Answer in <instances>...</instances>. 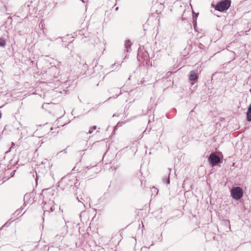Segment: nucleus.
I'll return each mask as SVG.
<instances>
[{"mask_svg": "<svg viewBox=\"0 0 251 251\" xmlns=\"http://www.w3.org/2000/svg\"><path fill=\"white\" fill-rule=\"evenodd\" d=\"M211 164H216L220 162V158L214 153H212L209 158Z\"/></svg>", "mask_w": 251, "mask_h": 251, "instance_id": "nucleus-3", "label": "nucleus"}, {"mask_svg": "<svg viewBox=\"0 0 251 251\" xmlns=\"http://www.w3.org/2000/svg\"><path fill=\"white\" fill-rule=\"evenodd\" d=\"M247 120L249 121H251V104L249 106L247 113Z\"/></svg>", "mask_w": 251, "mask_h": 251, "instance_id": "nucleus-5", "label": "nucleus"}, {"mask_svg": "<svg viewBox=\"0 0 251 251\" xmlns=\"http://www.w3.org/2000/svg\"><path fill=\"white\" fill-rule=\"evenodd\" d=\"M91 133H92V131L89 130V132H88V133L91 134Z\"/></svg>", "mask_w": 251, "mask_h": 251, "instance_id": "nucleus-7", "label": "nucleus"}, {"mask_svg": "<svg viewBox=\"0 0 251 251\" xmlns=\"http://www.w3.org/2000/svg\"><path fill=\"white\" fill-rule=\"evenodd\" d=\"M231 197L235 200H239L243 195L242 189L240 187H233L230 191Z\"/></svg>", "mask_w": 251, "mask_h": 251, "instance_id": "nucleus-1", "label": "nucleus"}, {"mask_svg": "<svg viewBox=\"0 0 251 251\" xmlns=\"http://www.w3.org/2000/svg\"><path fill=\"white\" fill-rule=\"evenodd\" d=\"M6 42L5 40L2 38H0V46L4 47L5 46Z\"/></svg>", "mask_w": 251, "mask_h": 251, "instance_id": "nucleus-6", "label": "nucleus"}, {"mask_svg": "<svg viewBox=\"0 0 251 251\" xmlns=\"http://www.w3.org/2000/svg\"><path fill=\"white\" fill-rule=\"evenodd\" d=\"M198 78L197 73L195 71H191L189 75V79L190 81L196 80Z\"/></svg>", "mask_w": 251, "mask_h": 251, "instance_id": "nucleus-4", "label": "nucleus"}, {"mask_svg": "<svg viewBox=\"0 0 251 251\" xmlns=\"http://www.w3.org/2000/svg\"><path fill=\"white\" fill-rule=\"evenodd\" d=\"M230 5V1L228 0H224L220 1L215 6V9L220 12L226 11Z\"/></svg>", "mask_w": 251, "mask_h": 251, "instance_id": "nucleus-2", "label": "nucleus"}, {"mask_svg": "<svg viewBox=\"0 0 251 251\" xmlns=\"http://www.w3.org/2000/svg\"><path fill=\"white\" fill-rule=\"evenodd\" d=\"M1 113L0 112V119L1 118Z\"/></svg>", "mask_w": 251, "mask_h": 251, "instance_id": "nucleus-8", "label": "nucleus"}]
</instances>
